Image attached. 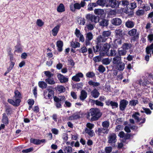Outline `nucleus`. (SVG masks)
I'll return each mask as SVG.
<instances>
[{"label":"nucleus","instance_id":"obj_53","mask_svg":"<svg viewBox=\"0 0 153 153\" xmlns=\"http://www.w3.org/2000/svg\"><path fill=\"white\" fill-rule=\"evenodd\" d=\"M130 7L131 9H134L137 7V3L135 2H133L130 4Z\"/></svg>","mask_w":153,"mask_h":153},{"label":"nucleus","instance_id":"obj_9","mask_svg":"<svg viewBox=\"0 0 153 153\" xmlns=\"http://www.w3.org/2000/svg\"><path fill=\"white\" fill-rule=\"evenodd\" d=\"M57 77L61 83H65L68 82V78L60 74H57Z\"/></svg>","mask_w":153,"mask_h":153},{"label":"nucleus","instance_id":"obj_31","mask_svg":"<svg viewBox=\"0 0 153 153\" xmlns=\"http://www.w3.org/2000/svg\"><path fill=\"white\" fill-rule=\"evenodd\" d=\"M45 81L48 84L50 85H53L55 84V82L53 79L51 77L45 79Z\"/></svg>","mask_w":153,"mask_h":153},{"label":"nucleus","instance_id":"obj_33","mask_svg":"<svg viewBox=\"0 0 153 153\" xmlns=\"http://www.w3.org/2000/svg\"><path fill=\"white\" fill-rule=\"evenodd\" d=\"M64 151L66 153H72L73 152L72 149V147L69 146L65 147Z\"/></svg>","mask_w":153,"mask_h":153},{"label":"nucleus","instance_id":"obj_8","mask_svg":"<svg viewBox=\"0 0 153 153\" xmlns=\"http://www.w3.org/2000/svg\"><path fill=\"white\" fill-rule=\"evenodd\" d=\"M140 114L138 113L135 112L133 114L132 116V117L136 120L137 122H140L141 121L140 123H144L145 121V119L144 118L142 119L139 117Z\"/></svg>","mask_w":153,"mask_h":153},{"label":"nucleus","instance_id":"obj_42","mask_svg":"<svg viewBox=\"0 0 153 153\" xmlns=\"http://www.w3.org/2000/svg\"><path fill=\"white\" fill-rule=\"evenodd\" d=\"M106 2V0H98L97 1V3L98 5L102 6H105Z\"/></svg>","mask_w":153,"mask_h":153},{"label":"nucleus","instance_id":"obj_3","mask_svg":"<svg viewBox=\"0 0 153 153\" xmlns=\"http://www.w3.org/2000/svg\"><path fill=\"white\" fill-rule=\"evenodd\" d=\"M128 33L130 36H134L133 38L134 40H137L139 38L140 33L138 32H137V30L135 29H132L130 30L128 32Z\"/></svg>","mask_w":153,"mask_h":153},{"label":"nucleus","instance_id":"obj_5","mask_svg":"<svg viewBox=\"0 0 153 153\" xmlns=\"http://www.w3.org/2000/svg\"><path fill=\"white\" fill-rule=\"evenodd\" d=\"M108 4L106 5V7H110L113 8L118 7L120 4L118 1L116 0H108Z\"/></svg>","mask_w":153,"mask_h":153},{"label":"nucleus","instance_id":"obj_57","mask_svg":"<svg viewBox=\"0 0 153 153\" xmlns=\"http://www.w3.org/2000/svg\"><path fill=\"white\" fill-rule=\"evenodd\" d=\"M144 111H142V112H145L147 114H150L151 113V111L149 108H143Z\"/></svg>","mask_w":153,"mask_h":153},{"label":"nucleus","instance_id":"obj_61","mask_svg":"<svg viewBox=\"0 0 153 153\" xmlns=\"http://www.w3.org/2000/svg\"><path fill=\"white\" fill-rule=\"evenodd\" d=\"M86 27L89 30H92L94 29V27L92 25L89 24L86 25V27Z\"/></svg>","mask_w":153,"mask_h":153},{"label":"nucleus","instance_id":"obj_22","mask_svg":"<svg viewBox=\"0 0 153 153\" xmlns=\"http://www.w3.org/2000/svg\"><path fill=\"white\" fill-rule=\"evenodd\" d=\"M122 32V30L121 29L116 30H115L116 38L120 39L123 36V35Z\"/></svg>","mask_w":153,"mask_h":153},{"label":"nucleus","instance_id":"obj_59","mask_svg":"<svg viewBox=\"0 0 153 153\" xmlns=\"http://www.w3.org/2000/svg\"><path fill=\"white\" fill-rule=\"evenodd\" d=\"M73 115L74 116L75 120L79 118L80 117V112L76 113L74 114Z\"/></svg>","mask_w":153,"mask_h":153},{"label":"nucleus","instance_id":"obj_32","mask_svg":"<svg viewBox=\"0 0 153 153\" xmlns=\"http://www.w3.org/2000/svg\"><path fill=\"white\" fill-rule=\"evenodd\" d=\"M56 90L60 93L63 92L65 91V88L62 85H58L56 87Z\"/></svg>","mask_w":153,"mask_h":153},{"label":"nucleus","instance_id":"obj_37","mask_svg":"<svg viewBox=\"0 0 153 153\" xmlns=\"http://www.w3.org/2000/svg\"><path fill=\"white\" fill-rule=\"evenodd\" d=\"M140 85H146L149 82L146 79L144 78L141 79L139 82Z\"/></svg>","mask_w":153,"mask_h":153},{"label":"nucleus","instance_id":"obj_29","mask_svg":"<svg viewBox=\"0 0 153 153\" xmlns=\"http://www.w3.org/2000/svg\"><path fill=\"white\" fill-rule=\"evenodd\" d=\"M111 34V32L109 31H104L102 33V36L104 39H106V38L110 36Z\"/></svg>","mask_w":153,"mask_h":153},{"label":"nucleus","instance_id":"obj_23","mask_svg":"<svg viewBox=\"0 0 153 153\" xmlns=\"http://www.w3.org/2000/svg\"><path fill=\"white\" fill-rule=\"evenodd\" d=\"M87 93L85 91L82 90L81 92L80 99L82 100H84L87 97Z\"/></svg>","mask_w":153,"mask_h":153},{"label":"nucleus","instance_id":"obj_24","mask_svg":"<svg viewBox=\"0 0 153 153\" xmlns=\"http://www.w3.org/2000/svg\"><path fill=\"white\" fill-rule=\"evenodd\" d=\"M91 93L92 96L95 98H97L99 96L100 94L99 92L96 89H94Z\"/></svg>","mask_w":153,"mask_h":153},{"label":"nucleus","instance_id":"obj_36","mask_svg":"<svg viewBox=\"0 0 153 153\" xmlns=\"http://www.w3.org/2000/svg\"><path fill=\"white\" fill-rule=\"evenodd\" d=\"M134 25V22L130 21H128L126 23V26L128 28H132Z\"/></svg>","mask_w":153,"mask_h":153},{"label":"nucleus","instance_id":"obj_41","mask_svg":"<svg viewBox=\"0 0 153 153\" xmlns=\"http://www.w3.org/2000/svg\"><path fill=\"white\" fill-rule=\"evenodd\" d=\"M131 46V45L130 44L125 43L123 45L122 47L126 51V50L130 49Z\"/></svg>","mask_w":153,"mask_h":153},{"label":"nucleus","instance_id":"obj_13","mask_svg":"<svg viewBox=\"0 0 153 153\" xmlns=\"http://www.w3.org/2000/svg\"><path fill=\"white\" fill-rule=\"evenodd\" d=\"M108 131L109 129H108L99 128L96 132L98 135H100L102 133L107 134L108 133Z\"/></svg>","mask_w":153,"mask_h":153},{"label":"nucleus","instance_id":"obj_43","mask_svg":"<svg viewBox=\"0 0 153 153\" xmlns=\"http://www.w3.org/2000/svg\"><path fill=\"white\" fill-rule=\"evenodd\" d=\"M109 123L108 121H105L102 122V126L105 129H108V128L109 126Z\"/></svg>","mask_w":153,"mask_h":153},{"label":"nucleus","instance_id":"obj_16","mask_svg":"<svg viewBox=\"0 0 153 153\" xmlns=\"http://www.w3.org/2000/svg\"><path fill=\"white\" fill-rule=\"evenodd\" d=\"M111 22L114 25H118L121 24L122 21L120 19L117 18L113 19L111 20Z\"/></svg>","mask_w":153,"mask_h":153},{"label":"nucleus","instance_id":"obj_52","mask_svg":"<svg viewBox=\"0 0 153 153\" xmlns=\"http://www.w3.org/2000/svg\"><path fill=\"white\" fill-rule=\"evenodd\" d=\"M93 101V102L95 103L97 105H98L101 106H102L103 105V104L101 102L98 100H92Z\"/></svg>","mask_w":153,"mask_h":153},{"label":"nucleus","instance_id":"obj_17","mask_svg":"<svg viewBox=\"0 0 153 153\" xmlns=\"http://www.w3.org/2000/svg\"><path fill=\"white\" fill-rule=\"evenodd\" d=\"M128 102L125 100H123L121 101L120 104V108L121 110H123L126 107V105L128 104Z\"/></svg>","mask_w":153,"mask_h":153},{"label":"nucleus","instance_id":"obj_4","mask_svg":"<svg viewBox=\"0 0 153 153\" xmlns=\"http://www.w3.org/2000/svg\"><path fill=\"white\" fill-rule=\"evenodd\" d=\"M86 19L90 20L91 22L94 23H97L99 21V18L97 16L93 15L92 14H88L86 16Z\"/></svg>","mask_w":153,"mask_h":153},{"label":"nucleus","instance_id":"obj_25","mask_svg":"<svg viewBox=\"0 0 153 153\" xmlns=\"http://www.w3.org/2000/svg\"><path fill=\"white\" fill-rule=\"evenodd\" d=\"M117 51L114 49H111L110 51L106 52V54L108 56H113L116 55Z\"/></svg>","mask_w":153,"mask_h":153},{"label":"nucleus","instance_id":"obj_60","mask_svg":"<svg viewBox=\"0 0 153 153\" xmlns=\"http://www.w3.org/2000/svg\"><path fill=\"white\" fill-rule=\"evenodd\" d=\"M144 13L143 10H138L136 12V14L138 16L143 15Z\"/></svg>","mask_w":153,"mask_h":153},{"label":"nucleus","instance_id":"obj_7","mask_svg":"<svg viewBox=\"0 0 153 153\" xmlns=\"http://www.w3.org/2000/svg\"><path fill=\"white\" fill-rule=\"evenodd\" d=\"M84 75L81 72H78L76 74L72 76L71 79L74 81L79 82L80 80V78H83Z\"/></svg>","mask_w":153,"mask_h":153},{"label":"nucleus","instance_id":"obj_14","mask_svg":"<svg viewBox=\"0 0 153 153\" xmlns=\"http://www.w3.org/2000/svg\"><path fill=\"white\" fill-rule=\"evenodd\" d=\"M86 3L84 1H81L80 4L76 3L74 4V6L76 9H79L81 7H83Z\"/></svg>","mask_w":153,"mask_h":153},{"label":"nucleus","instance_id":"obj_11","mask_svg":"<svg viewBox=\"0 0 153 153\" xmlns=\"http://www.w3.org/2000/svg\"><path fill=\"white\" fill-rule=\"evenodd\" d=\"M109 48V46L107 43L101 44L100 45V52L103 51L106 52L108 51Z\"/></svg>","mask_w":153,"mask_h":153},{"label":"nucleus","instance_id":"obj_2","mask_svg":"<svg viewBox=\"0 0 153 153\" xmlns=\"http://www.w3.org/2000/svg\"><path fill=\"white\" fill-rule=\"evenodd\" d=\"M89 116H92L91 119L92 121L97 120L102 115L99 109L97 108H91L90 109L88 113Z\"/></svg>","mask_w":153,"mask_h":153},{"label":"nucleus","instance_id":"obj_19","mask_svg":"<svg viewBox=\"0 0 153 153\" xmlns=\"http://www.w3.org/2000/svg\"><path fill=\"white\" fill-rule=\"evenodd\" d=\"M125 66V64L122 62H121L116 65V68L118 70L123 71L124 69Z\"/></svg>","mask_w":153,"mask_h":153},{"label":"nucleus","instance_id":"obj_30","mask_svg":"<svg viewBox=\"0 0 153 153\" xmlns=\"http://www.w3.org/2000/svg\"><path fill=\"white\" fill-rule=\"evenodd\" d=\"M39 87L42 88H45L47 86V84L44 81H39L38 82Z\"/></svg>","mask_w":153,"mask_h":153},{"label":"nucleus","instance_id":"obj_56","mask_svg":"<svg viewBox=\"0 0 153 153\" xmlns=\"http://www.w3.org/2000/svg\"><path fill=\"white\" fill-rule=\"evenodd\" d=\"M113 108H117L118 107V103L115 102L111 101V105Z\"/></svg>","mask_w":153,"mask_h":153},{"label":"nucleus","instance_id":"obj_39","mask_svg":"<svg viewBox=\"0 0 153 153\" xmlns=\"http://www.w3.org/2000/svg\"><path fill=\"white\" fill-rule=\"evenodd\" d=\"M36 25L39 27L42 26L44 24V22L41 19H38L36 21Z\"/></svg>","mask_w":153,"mask_h":153},{"label":"nucleus","instance_id":"obj_18","mask_svg":"<svg viewBox=\"0 0 153 153\" xmlns=\"http://www.w3.org/2000/svg\"><path fill=\"white\" fill-rule=\"evenodd\" d=\"M56 46L58 48L57 49L59 51L61 52L62 50L63 42L60 40L56 42Z\"/></svg>","mask_w":153,"mask_h":153},{"label":"nucleus","instance_id":"obj_64","mask_svg":"<svg viewBox=\"0 0 153 153\" xmlns=\"http://www.w3.org/2000/svg\"><path fill=\"white\" fill-rule=\"evenodd\" d=\"M105 151L106 153H110L112 151V148L108 147L105 148Z\"/></svg>","mask_w":153,"mask_h":153},{"label":"nucleus","instance_id":"obj_26","mask_svg":"<svg viewBox=\"0 0 153 153\" xmlns=\"http://www.w3.org/2000/svg\"><path fill=\"white\" fill-rule=\"evenodd\" d=\"M57 11L59 12H62L65 11V7L62 4H60L57 9Z\"/></svg>","mask_w":153,"mask_h":153},{"label":"nucleus","instance_id":"obj_28","mask_svg":"<svg viewBox=\"0 0 153 153\" xmlns=\"http://www.w3.org/2000/svg\"><path fill=\"white\" fill-rule=\"evenodd\" d=\"M71 46L73 48H76L80 47V44L77 42L72 41L71 42Z\"/></svg>","mask_w":153,"mask_h":153},{"label":"nucleus","instance_id":"obj_51","mask_svg":"<svg viewBox=\"0 0 153 153\" xmlns=\"http://www.w3.org/2000/svg\"><path fill=\"white\" fill-rule=\"evenodd\" d=\"M121 2L123 6L125 7V6H128L129 4V1L127 0H122L121 1H120L119 2V3Z\"/></svg>","mask_w":153,"mask_h":153},{"label":"nucleus","instance_id":"obj_6","mask_svg":"<svg viewBox=\"0 0 153 153\" xmlns=\"http://www.w3.org/2000/svg\"><path fill=\"white\" fill-rule=\"evenodd\" d=\"M74 33L76 36L79 38V41L82 42H83L84 41L85 39L83 35L77 28L76 29Z\"/></svg>","mask_w":153,"mask_h":153},{"label":"nucleus","instance_id":"obj_47","mask_svg":"<svg viewBox=\"0 0 153 153\" xmlns=\"http://www.w3.org/2000/svg\"><path fill=\"white\" fill-rule=\"evenodd\" d=\"M86 39L89 40H91L93 38L92 34L91 32L87 33L86 34Z\"/></svg>","mask_w":153,"mask_h":153},{"label":"nucleus","instance_id":"obj_58","mask_svg":"<svg viewBox=\"0 0 153 153\" xmlns=\"http://www.w3.org/2000/svg\"><path fill=\"white\" fill-rule=\"evenodd\" d=\"M94 76V74L93 72H88L86 74V76L88 77H92Z\"/></svg>","mask_w":153,"mask_h":153},{"label":"nucleus","instance_id":"obj_12","mask_svg":"<svg viewBox=\"0 0 153 153\" xmlns=\"http://www.w3.org/2000/svg\"><path fill=\"white\" fill-rule=\"evenodd\" d=\"M8 102L14 106H18L19 105L21 100L18 99L13 100L12 99H9L8 100Z\"/></svg>","mask_w":153,"mask_h":153},{"label":"nucleus","instance_id":"obj_63","mask_svg":"<svg viewBox=\"0 0 153 153\" xmlns=\"http://www.w3.org/2000/svg\"><path fill=\"white\" fill-rule=\"evenodd\" d=\"M87 127L89 128V129H91L94 127V125L93 124L90 123H88L86 125Z\"/></svg>","mask_w":153,"mask_h":153},{"label":"nucleus","instance_id":"obj_35","mask_svg":"<svg viewBox=\"0 0 153 153\" xmlns=\"http://www.w3.org/2000/svg\"><path fill=\"white\" fill-rule=\"evenodd\" d=\"M85 131L91 137H92L94 135V133L93 131L91 129H89L88 128H85Z\"/></svg>","mask_w":153,"mask_h":153},{"label":"nucleus","instance_id":"obj_34","mask_svg":"<svg viewBox=\"0 0 153 153\" xmlns=\"http://www.w3.org/2000/svg\"><path fill=\"white\" fill-rule=\"evenodd\" d=\"M104 11L103 10L100 9H95L94 10V13L97 15H101L104 13Z\"/></svg>","mask_w":153,"mask_h":153},{"label":"nucleus","instance_id":"obj_40","mask_svg":"<svg viewBox=\"0 0 153 153\" xmlns=\"http://www.w3.org/2000/svg\"><path fill=\"white\" fill-rule=\"evenodd\" d=\"M2 120V122L5 124L8 123V119L5 114H3Z\"/></svg>","mask_w":153,"mask_h":153},{"label":"nucleus","instance_id":"obj_62","mask_svg":"<svg viewBox=\"0 0 153 153\" xmlns=\"http://www.w3.org/2000/svg\"><path fill=\"white\" fill-rule=\"evenodd\" d=\"M137 103V101L136 100H133L130 101V104L131 106H135Z\"/></svg>","mask_w":153,"mask_h":153},{"label":"nucleus","instance_id":"obj_54","mask_svg":"<svg viewBox=\"0 0 153 153\" xmlns=\"http://www.w3.org/2000/svg\"><path fill=\"white\" fill-rule=\"evenodd\" d=\"M98 70L100 72L103 73L105 71V68L102 65H100L98 67Z\"/></svg>","mask_w":153,"mask_h":153},{"label":"nucleus","instance_id":"obj_20","mask_svg":"<svg viewBox=\"0 0 153 153\" xmlns=\"http://www.w3.org/2000/svg\"><path fill=\"white\" fill-rule=\"evenodd\" d=\"M121 57L120 56H116L113 59V63L116 65L121 62Z\"/></svg>","mask_w":153,"mask_h":153},{"label":"nucleus","instance_id":"obj_44","mask_svg":"<svg viewBox=\"0 0 153 153\" xmlns=\"http://www.w3.org/2000/svg\"><path fill=\"white\" fill-rule=\"evenodd\" d=\"M88 83L89 85L93 86L94 87L98 86L100 85L99 82H94L92 81H90L88 82Z\"/></svg>","mask_w":153,"mask_h":153},{"label":"nucleus","instance_id":"obj_15","mask_svg":"<svg viewBox=\"0 0 153 153\" xmlns=\"http://www.w3.org/2000/svg\"><path fill=\"white\" fill-rule=\"evenodd\" d=\"M60 27V25H58L52 30L51 33L53 36H56L59 31Z\"/></svg>","mask_w":153,"mask_h":153},{"label":"nucleus","instance_id":"obj_48","mask_svg":"<svg viewBox=\"0 0 153 153\" xmlns=\"http://www.w3.org/2000/svg\"><path fill=\"white\" fill-rule=\"evenodd\" d=\"M100 24L102 26H107L108 25V21L105 19H103L100 22Z\"/></svg>","mask_w":153,"mask_h":153},{"label":"nucleus","instance_id":"obj_45","mask_svg":"<svg viewBox=\"0 0 153 153\" xmlns=\"http://www.w3.org/2000/svg\"><path fill=\"white\" fill-rule=\"evenodd\" d=\"M46 76L48 78L51 77L53 75V74L49 71H46L44 72Z\"/></svg>","mask_w":153,"mask_h":153},{"label":"nucleus","instance_id":"obj_21","mask_svg":"<svg viewBox=\"0 0 153 153\" xmlns=\"http://www.w3.org/2000/svg\"><path fill=\"white\" fill-rule=\"evenodd\" d=\"M14 96L13 97V100L18 99L20 100V99L22 98V95L20 92L18 90H16L14 92Z\"/></svg>","mask_w":153,"mask_h":153},{"label":"nucleus","instance_id":"obj_38","mask_svg":"<svg viewBox=\"0 0 153 153\" xmlns=\"http://www.w3.org/2000/svg\"><path fill=\"white\" fill-rule=\"evenodd\" d=\"M153 49V43L149 46L146 47V52L147 54H149L150 53L151 51Z\"/></svg>","mask_w":153,"mask_h":153},{"label":"nucleus","instance_id":"obj_10","mask_svg":"<svg viewBox=\"0 0 153 153\" xmlns=\"http://www.w3.org/2000/svg\"><path fill=\"white\" fill-rule=\"evenodd\" d=\"M116 134L114 133L110 134L108 138V142L109 143H115L116 142Z\"/></svg>","mask_w":153,"mask_h":153},{"label":"nucleus","instance_id":"obj_50","mask_svg":"<svg viewBox=\"0 0 153 153\" xmlns=\"http://www.w3.org/2000/svg\"><path fill=\"white\" fill-rule=\"evenodd\" d=\"M15 65V62H10V65L7 68V72H9L13 68Z\"/></svg>","mask_w":153,"mask_h":153},{"label":"nucleus","instance_id":"obj_46","mask_svg":"<svg viewBox=\"0 0 153 153\" xmlns=\"http://www.w3.org/2000/svg\"><path fill=\"white\" fill-rule=\"evenodd\" d=\"M111 62V60L108 58H105L102 60V62L103 64L105 65H107L109 64Z\"/></svg>","mask_w":153,"mask_h":153},{"label":"nucleus","instance_id":"obj_49","mask_svg":"<svg viewBox=\"0 0 153 153\" xmlns=\"http://www.w3.org/2000/svg\"><path fill=\"white\" fill-rule=\"evenodd\" d=\"M30 141L31 143H33L36 145L39 144V140L34 138H31L30 139Z\"/></svg>","mask_w":153,"mask_h":153},{"label":"nucleus","instance_id":"obj_27","mask_svg":"<svg viewBox=\"0 0 153 153\" xmlns=\"http://www.w3.org/2000/svg\"><path fill=\"white\" fill-rule=\"evenodd\" d=\"M127 51L123 48L122 47L119 49L118 53L119 56H124L126 53Z\"/></svg>","mask_w":153,"mask_h":153},{"label":"nucleus","instance_id":"obj_1","mask_svg":"<svg viewBox=\"0 0 153 153\" xmlns=\"http://www.w3.org/2000/svg\"><path fill=\"white\" fill-rule=\"evenodd\" d=\"M44 97L46 99L51 100L53 97L54 100L56 102V106L58 108H61L62 104L65 100V98L64 96H60L59 97L54 96V92L51 88L45 90L44 92Z\"/></svg>","mask_w":153,"mask_h":153},{"label":"nucleus","instance_id":"obj_55","mask_svg":"<svg viewBox=\"0 0 153 153\" xmlns=\"http://www.w3.org/2000/svg\"><path fill=\"white\" fill-rule=\"evenodd\" d=\"M97 40L98 42H104L105 41V39H104L103 36H99L97 39Z\"/></svg>","mask_w":153,"mask_h":153}]
</instances>
